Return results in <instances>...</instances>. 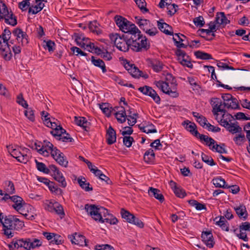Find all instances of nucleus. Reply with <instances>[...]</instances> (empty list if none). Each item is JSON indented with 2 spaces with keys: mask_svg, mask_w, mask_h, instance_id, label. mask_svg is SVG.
Here are the masks:
<instances>
[{
  "mask_svg": "<svg viewBox=\"0 0 250 250\" xmlns=\"http://www.w3.org/2000/svg\"><path fill=\"white\" fill-rule=\"evenodd\" d=\"M84 208L95 221L111 225L116 224L118 222L117 219L111 214L109 213L108 210L104 207L95 205L86 204Z\"/></svg>",
  "mask_w": 250,
  "mask_h": 250,
  "instance_id": "obj_1",
  "label": "nucleus"
},
{
  "mask_svg": "<svg viewBox=\"0 0 250 250\" xmlns=\"http://www.w3.org/2000/svg\"><path fill=\"white\" fill-rule=\"evenodd\" d=\"M127 38L129 39L130 48L134 51L147 50L150 48L149 42L138 28L133 30L132 33L128 34Z\"/></svg>",
  "mask_w": 250,
  "mask_h": 250,
  "instance_id": "obj_2",
  "label": "nucleus"
},
{
  "mask_svg": "<svg viewBox=\"0 0 250 250\" xmlns=\"http://www.w3.org/2000/svg\"><path fill=\"white\" fill-rule=\"evenodd\" d=\"M53 118L51 121L46 120L45 125L52 129L50 133L57 140L65 143H70L74 141V139L71 137L70 134L66 133L62 126L58 125Z\"/></svg>",
  "mask_w": 250,
  "mask_h": 250,
  "instance_id": "obj_3",
  "label": "nucleus"
},
{
  "mask_svg": "<svg viewBox=\"0 0 250 250\" xmlns=\"http://www.w3.org/2000/svg\"><path fill=\"white\" fill-rule=\"evenodd\" d=\"M42 241L37 238L14 239L9 244L10 250L23 248L26 250H31L42 246Z\"/></svg>",
  "mask_w": 250,
  "mask_h": 250,
  "instance_id": "obj_4",
  "label": "nucleus"
},
{
  "mask_svg": "<svg viewBox=\"0 0 250 250\" xmlns=\"http://www.w3.org/2000/svg\"><path fill=\"white\" fill-rule=\"evenodd\" d=\"M0 201L12 202L14 204L12 207L20 213H24L25 209H31L32 207L26 204L23 199L18 195L10 196L8 194H4L3 196H0Z\"/></svg>",
  "mask_w": 250,
  "mask_h": 250,
  "instance_id": "obj_5",
  "label": "nucleus"
},
{
  "mask_svg": "<svg viewBox=\"0 0 250 250\" xmlns=\"http://www.w3.org/2000/svg\"><path fill=\"white\" fill-rule=\"evenodd\" d=\"M127 34H125L121 37L118 34L110 35V40L114 42L116 47L121 51L126 52L130 48L129 39L127 38Z\"/></svg>",
  "mask_w": 250,
  "mask_h": 250,
  "instance_id": "obj_6",
  "label": "nucleus"
},
{
  "mask_svg": "<svg viewBox=\"0 0 250 250\" xmlns=\"http://www.w3.org/2000/svg\"><path fill=\"white\" fill-rule=\"evenodd\" d=\"M116 25L125 34L132 33L133 30H138L137 26L124 17L116 15L114 17Z\"/></svg>",
  "mask_w": 250,
  "mask_h": 250,
  "instance_id": "obj_7",
  "label": "nucleus"
},
{
  "mask_svg": "<svg viewBox=\"0 0 250 250\" xmlns=\"http://www.w3.org/2000/svg\"><path fill=\"white\" fill-rule=\"evenodd\" d=\"M22 152L19 150V149L8 148V151L11 155L16 159L17 161L20 163L26 164L29 161V156L27 153L29 151V149L26 148L22 149Z\"/></svg>",
  "mask_w": 250,
  "mask_h": 250,
  "instance_id": "obj_8",
  "label": "nucleus"
},
{
  "mask_svg": "<svg viewBox=\"0 0 250 250\" xmlns=\"http://www.w3.org/2000/svg\"><path fill=\"white\" fill-rule=\"evenodd\" d=\"M24 222L14 216H5L3 223V227H10L14 230H20L24 227Z\"/></svg>",
  "mask_w": 250,
  "mask_h": 250,
  "instance_id": "obj_9",
  "label": "nucleus"
},
{
  "mask_svg": "<svg viewBox=\"0 0 250 250\" xmlns=\"http://www.w3.org/2000/svg\"><path fill=\"white\" fill-rule=\"evenodd\" d=\"M155 83L163 93H166L172 98H177L179 93L176 91V85L172 89L169 87L168 83L166 82L159 81H156Z\"/></svg>",
  "mask_w": 250,
  "mask_h": 250,
  "instance_id": "obj_10",
  "label": "nucleus"
},
{
  "mask_svg": "<svg viewBox=\"0 0 250 250\" xmlns=\"http://www.w3.org/2000/svg\"><path fill=\"white\" fill-rule=\"evenodd\" d=\"M222 98L224 101V107L228 109H237L239 107L237 100L229 93L223 94Z\"/></svg>",
  "mask_w": 250,
  "mask_h": 250,
  "instance_id": "obj_11",
  "label": "nucleus"
},
{
  "mask_svg": "<svg viewBox=\"0 0 250 250\" xmlns=\"http://www.w3.org/2000/svg\"><path fill=\"white\" fill-rule=\"evenodd\" d=\"M210 104L212 107V112L213 114L216 116V119L219 120V113L225 111L224 104H222L221 100L218 98H211Z\"/></svg>",
  "mask_w": 250,
  "mask_h": 250,
  "instance_id": "obj_12",
  "label": "nucleus"
},
{
  "mask_svg": "<svg viewBox=\"0 0 250 250\" xmlns=\"http://www.w3.org/2000/svg\"><path fill=\"white\" fill-rule=\"evenodd\" d=\"M175 54L177 56L178 60L182 65L192 68L193 65L191 62V59L184 51L177 49L175 51Z\"/></svg>",
  "mask_w": 250,
  "mask_h": 250,
  "instance_id": "obj_13",
  "label": "nucleus"
},
{
  "mask_svg": "<svg viewBox=\"0 0 250 250\" xmlns=\"http://www.w3.org/2000/svg\"><path fill=\"white\" fill-rule=\"evenodd\" d=\"M138 90L143 93L144 95L149 96L157 104L161 103V98L157 93L156 91L152 89L151 87L145 85V86L140 87Z\"/></svg>",
  "mask_w": 250,
  "mask_h": 250,
  "instance_id": "obj_14",
  "label": "nucleus"
},
{
  "mask_svg": "<svg viewBox=\"0 0 250 250\" xmlns=\"http://www.w3.org/2000/svg\"><path fill=\"white\" fill-rule=\"evenodd\" d=\"M49 167L51 169V171L53 172L52 176L54 177V179L60 183L61 187L65 188L67 184L62 173L54 165H49Z\"/></svg>",
  "mask_w": 250,
  "mask_h": 250,
  "instance_id": "obj_15",
  "label": "nucleus"
},
{
  "mask_svg": "<svg viewBox=\"0 0 250 250\" xmlns=\"http://www.w3.org/2000/svg\"><path fill=\"white\" fill-rule=\"evenodd\" d=\"M13 35L16 37L19 44L26 45L28 43V36L26 32H23L21 28H17L12 31Z\"/></svg>",
  "mask_w": 250,
  "mask_h": 250,
  "instance_id": "obj_16",
  "label": "nucleus"
},
{
  "mask_svg": "<svg viewBox=\"0 0 250 250\" xmlns=\"http://www.w3.org/2000/svg\"><path fill=\"white\" fill-rule=\"evenodd\" d=\"M38 151L45 156L49 155L51 153V155L53 154V152L56 151V149H58L56 147H54L53 145L49 142L44 141V144L40 148L36 147Z\"/></svg>",
  "mask_w": 250,
  "mask_h": 250,
  "instance_id": "obj_17",
  "label": "nucleus"
},
{
  "mask_svg": "<svg viewBox=\"0 0 250 250\" xmlns=\"http://www.w3.org/2000/svg\"><path fill=\"white\" fill-rule=\"evenodd\" d=\"M11 35V32L8 28H5L2 34L0 36V50L6 49V48L9 49L10 45L9 44L8 41L10 39Z\"/></svg>",
  "mask_w": 250,
  "mask_h": 250,
  "instance_id": "obj_18",
  "label": "nucleus"
},
{
  "mask_svg": "<svg viewBox=\"0 0 250 250\" xmlns=\"http://www.w3.org/2000/svg\"><path fill=\"white\" fill-rule=\"evenodd\" d=\"M201 238L207 247L211 249L214 247L215 241L211 231H203L201 234Z\"/></svg>",
  "mask_w": 250,
  "mask_h": 250,
  "instance_id": "obj_19",
  "label": "nucleus"
},
{
  "mask_svg": "<svg viewBox=\"0 0 250 250\" xmlns=\"http://www.w3.org/2000/svg\"><path fill=\"white\" fill-rule=\"evenodd\" d=\"M52 156L60 165L65 167H67L68 162L64 154L60 150L56 149V151L53 152Z\"/></svg>",
  "mask_w": 250,
  "mask_h": 250,
  "instance_id": "obj_20",
  "label": "nucleus"
},
{
  "mask_svg": "<svg viewBox=\"0 0 250 250\" xmlns=\"http://www.w3.org/2000/svg\"><path fill=\"white\" fill-rule=\"evenodd\" d=\"M69 238L73 244L80 246H87L86 239L83 235L76 232L73 235L70 236Z\"/></svg>",
  "mask_w": 250,
  "mask_h": 250,
  "instance_id": "obj_21",
  "label": "nucleus"
},
{
  "mask_svg": "<svg viewBox=\"0 0 250 250\" xmlns=\"http://www.w3.org/2000/svg\"><path fill=\"white\" fill-rule=\"evenodd\" d=\"M147 62L149 66L151 67L155 72H160L164 68V65L163 62L157 59H148Z\"/></svg>",
  "mask_w": 250,
  "mask_h": 250,
  "instance_id": "obj_22",
  "label": "nucleus"
},
{
  "mask_svg": "<svg viewBox=\"0 0 250 250\" xmlns=\"http://www.w3.org/2000/svg\"><path fill=\"white\" fill-rule=\"evenodd\" d=\"M182 125L185 126L187 130L190 132L196 138H198V135H199L200 133L196 129V125L194 123H192L188 120H186L182 123Z\"/></svg>",
  "mask_w": 250,
  "mask_h": 250,
  "instance_id": "obj_23",
  "label": "nucleus"
},
{
  "mask_svg": "<svg viewBox=\"0 0 250 250\" xmlns=\"http://www.w3.org/2000/svg\"><path fill=\"white\" fill-rule=\"evenodd\" d=\"M106 142L108 145H111L116 141V133L115 130L110 126L106 131Z\"/></svg>",
  "mask_w": 250,
  "mask_h": 250,
  "instance_id": "obj_24",
  "label": "nucleus"
},
{
  "mask_svg": "<svg viewBox=\"0 0 250 250\" xmlns=\"http://www.w3.org/2000/svg\"><path fill=\"white\" fill-rule=\"evenodd\" d=\"M221 116H219V120H217L219 124L224 127L226 125V124H229L231 121L234 120L231 115L226 113V110L223 112H221Z\"/></svg>",
  "mask_w": 250,
  "mask_h": 250,
  "instance_id": "obj_25",
  "label": "nucleus"
},
{
  "mask_svg": "<svg viewBox=\"0 0 250 250\" xmlns=\"http://www.w3.org/2000/svg\"><path fill=\"white\" fill-rule=\"evenodd\" d=\"M148 193L149 196L155 197L161 203L164 201L165 198L163 195L161 193V191L153 187H149L148 190Z\"/></svg>",
  "mask_w": 250,
  "mask_h": 250,
  "instance_id": "obj_26",
  "label": "nucleus"
},
{
  "mask_svg": "<svg viewBox=\"0 0 250 250\" xmlns=\"http://www.w3.org/2000/svg\"><path fill=\"white\" fill-rule=\"evenodd\" d=\"M234 209L238 217L244 220L247 219L248 214L245 205L241 204L234 208Z\"/></svg>",
  "mask_w": 250,
  "mask_h": 250,
  "instance_id": "obj_27",
  "label": "nucleus"
},
{
  "mask_svg": "<svg viewBox=\"0 0 250 250\" xmlns=\"http://www.w3.org/2000/svg\"><path fill=\"white\" fill-rule=\"evenodd\" d=\"M234 122H230L229 124H226L225 127L232 134L240 133L242 131V128L238 125L237 122L233 120Z\"/></svg>",
  "mask_w": 250,
  "mask_h": 250,
  "instance_id": "obj_28",
  "label": "nucleus"
},
{
  "mask_svg": "<svg viewBox=\"0 0 250 250\" xmlns=\"http://www.w3.org/2000/svg\"><path fill=\"white\" fill-rule=\"evenodd\" d=\"M74 121L77 125L82 127L85 130L88 131L89 129L90 123L87 121L85 117L75 116Z\"/></svg>",
  "mask_w": 250,
  "mask_h": 250,
  "instance_id": "obj_29",
  "label": "nucleus"
},
{
  "mask_svg": "<svg viewBox=\"0 0 250 250\" xmlns=\"http://www.w3.org/2000/svg\"><path fill=\"white\" fill-rule=\"evenodd\" d=\"M5 21L7 24L12 26H15L17 24L16 17L13 14V13L10 10L7 14L2 17V19Z\"/></svg>",
  "mask_w": 250,
  "mask_h": 250,
  "instance_id": "obj_30",
  "label": "nucleus"
},
{
  "mask_svg": "<svg viewBox=\"0 0 250 250\" xmlns=\"http://www.w3.org/2000/svg\"><path fill=\"white\" fill-rule=\"evenodd\" d=\"M161 21H163V20L157 21V26L160 30L167 35H172L173 33L170 31L172 29L171 27L166 22Z\"/></svg>",
  "mask_w": 250,
  "mask_h": 250,
  "instance_id": "obj_31",
  "label": "nucleus"
},
{
  "mask_svg": "<svg viewBox=\"0 0 250 250\" xmlns=\"http://www.w3.org/2000/svg\"><path fill=\"white\" fill-rule=\"evenodd\" d=\"M215 22L219 25H226L229 23L230 21L226 17L224 12H218L216 15Z\"/></svg>",
  "mask_w": 250,
  "mask_h": 250,
  "instance_id": "obj_32",
  "label": "nucleus"
},
{
  "mask_svg": "<svg viewBox=\"0 0 250 250\" xmlns=\"http://www.w3.org/2000/svg\"><path fill=\"white\" fill-rule=\"evenodd\" d=\"M81 47L89 52L97 54H100V51H101L100 48L95 45L94 43L91 42H89V43L83 42Z\"/></svg>",
  "mask_w": 250,
  "mask_h": 250,
  "instance_id": "obj_33",
  "label": "nucleus"
},
{
  "mask_svg": "<svg viewBox=\"0 0 250 250\" xmlns=\"http://www.w3.org/2000/svg\"><path fill=\"white\" fill-rule=\"evenodd\" d=\"M91 60L92 64L95 66L100 68L103 73L106 72L107 70L105 63L102 60L92 56Z\"/></svg>",
  "mask_w": 250,
  "mask_h": 250,
  "instance_id": "obj_34",
  "label": "nucleus"
},
{
  "mask_svg": "<svg viewBox=\"0 0 250 250\" xmlns=\"http://www.w3.org/2000/svg\"><path fill=\"white\" fill-rule=\"evenodd\" d=\"M136 22L139 25V27L143 31H145L147 29L151 26L150 22L146 19H142L135 17Z\"/></svg>",
  "mask_w": 250,
  "mask_h": 250,
  "instance_id": "obj_35",
  "label": "nucleus"
},
{
  "mask_svg": "<svg viewBox=\"0 0 250 250\" xmlns=\"http://www.w3.org/2000/svg\"><path fill=\"white\" fill-rule=\"evenodd\" d=\"M144 160L147 164H152L155 160V153L153 150L150 148L144 154Z\"/></svg>",
  "mask_w": 250,
  "mask_h": 250,
  "instance_id": "obj_36",
  "label": "nucleus"
},
{
  "mask_svg": "<svg viewBox=\"0 0 250 250\" xmlns=\"http://www.w3.org/2000/svg\"><path fill=\"white\" fill-rule=\"evenodd\" d=\"M121 109L116 112L115 116L117 121L121 123H123L125 122L126 118L127 117L125 108L123 106L121 107Z\"/></svg>",
  "mask_w": 250,
  "mask_h": 250,
  "instance_id": "obj_37",
  "label": "nucleus"
},
{
  "mask_svg": "<svg viewBox=\"0 0 250 250\" xmlns=\"http://www.w3.org/2000/svg\"><path fill=\"white\" fill-rule=\"evenodd\" d=\"M78 182L80 186L86 191L92 190V187H90L89 183H87L84 177H80L78 179Z\"/></svg>",
  "mask_w": 250,
  "mask_h": 250,
  "instance_id": "obj_38",
  "label": "nucleus"
},
{
  "mask_svg": "<svg viewBox=\"0 0 250 250\" xmlns=\"http://www.w3.org/2000/svg\"><path fill=\"white\" fill-rule=\"evenodd\" d=\"M170 185L171 186H174V188L173 189V191L175 193V194L179 198H184L185 196H186V193L182 188H180L177 187L176 186V183L174 182L171 181L170 182Z\"/></svg>",
  "mask_w": 250,
  "mask_h": 250,
  "instance_id": "obj_39",
  "label": "nucleus"
},
{
  "mask_svg": "<svg viewBox=\"0 0 250 250\" xmlns=\"http://www.w3.org/2000/svg\"><path fill=\"white\" fill-rule=\"evenodd\" d=\"M89 29L90 31L97 35H99L102 33V30L99 27V24L96 21H90L89 23Z\"/></svg>",
  "mask_w": 250,
  "mask_h": 250,
  "instance_id": "obj_40",
  "label": "nucleus"
},
{
  "mask_svg": "<svg viewBox=\"0 0 250 250\" xmlns=\"http://www.w3.org/2000/svg\"><path fill=\"white\" fill-rule=\"evenodd\" d=\"M200 139L201 141H204L206 143V145L209 147L210 149L212 146L216 143V141L211 137H208V136L203 134L198 135V138Z\"/></svg>",
  "mask_w": 250,
  "mask_h": 250,
  "instance_id": "obj_41",
  "label": "nucleus"
},
{
  "mask_svg": "<svg viewBox=\"0 0 250 250\" xmlns=\"http://www.w3.org/2000/svg\"><path fill=\"white\" fill-rule=\"evenodd\" d=\"M42 45L44 49L47 50L49 52H53L55 49V43L51 40H44Z\"/></svg>",
  "mask_w": 250,
  "mask_h": 250,
  "instance_id": "obj_42",
  "label": "nucleus"
},
{
  "mask_svg": "<svg viewBox=\"0 0 250 250\" xmlns=\"http://www.w3.org/2000/svg\"><path fill=\"white\" fill-rule=\"evenodd\" d=\"M37 169L45 174H49L51 171L49 167H47L42 162H39L36 159L35 160Z\"/></svg>",
  "mask_w": 250,
  "mask_h": 250,
  "instance_id": "obj_43",
  "label": "nucleus"
},
{
  "mask_svg": "<svg viewBox=\"0 0 250 250\" xmlns=\"http://www.w3.org/2000/svg\"><path fill=\"white\" fill-rule=\"evenodd\" d=\"M53 212L59 215L61 218H63L65 215L62 206L57 202H55Z\"/></svg>",
  "mask_w": 250,
  "mask_h": 250,
  "instance_id": "obj_44",
  "label": "nucleus"
},
{
  "mask_svg": "<svg viewBox=\"0 0 250 250\" xmlns=\"http://www.w3.org/2000/svg\"><path fill=\"white\" fill-rule=\"evenodd\" d=\"M194 55L197 59L208 60L212 59V56L207 53L201 51H197L194 52Z\"/></svg>",
  "mask_w": 250,
  "mask_h": 250,
  "instance_id": "obj_45",
  "label": "nucleus"
},
{
  "mask_svg": "<svg viewBox=\"0 0 250 250\" xmlns=\"http://www.w3.org/2000/svg\"><path fill=\"white\" fill-rule=\"evenodd\" d=\"M213 184L216 188H226L227 185H226L225 180L221 177H218L212 180Z\"/></svg>",
  "mask_w": 250,
  "mask_h": 250,
  "instance_id": "obj_46",
  "label": "nucleus"
},
{
  "mask_svg": "<svg viewBox=\"0 0 250 250\" xmlns=\"http://www.w3.org/2000/svg\"><path fill=\"white\" fill-rule=\"evenodd\" d=\"M120 213L122 217L129 223H130L131 219L134 218V215L133 214H131L130 212L123 208H121Z\"/></svg>",
  "mask_w": 250,
  "mask_h": 250,
  "instance_id": "obj_47",
  "label": "nucleus"
},
{
  "mask_svg": "<svg viewBox=\"0 0 250 250\" xmlns=\"http://www.w3.org/2000/svg\"><path fill=\"white\" fill-rule=\"evenodd\" d=\"M100 108L106 116L109 117L111 115L112 107L109 106L108 104L103 103L100 104Z\"/></svg>",
  "mask_w": 250,
  "mask_h": 250,
  "instance_id": "obj_48",
  "label": "nucleus"
},
{
  "mask_svg": "<svg viewBox=\"0 0 250 250\" xmlns=\"http://www.w3.org/2000/svg\"><path fill=\"white\" fill-rule=\"evenodd\" d=\"M188 203L191 206L195 207L197 210L207 209L205 205L200 203L196 200H190L188 201Z\"/></svg>",
  "mask_w": 250,
  "mask_h": 250,
  "instance_id": "obj_49",
  "label": "nucleus"
},
{
  "mask_svg": "<svg viewBox=\"0 0 250 250\" xmlns=\"http://www.w3.org/2000/svg\"><path fill=\"white\" fill-rule=\"evenodd\" d=\"M135 3L142 12L146 13L148 12V9L146 8V3L145 0H136Z\"/></svg>",
  "mask_w": 250,
  "mask_h": 250,
  "instance_id": "obj_50",
  "label": "nucleus"
},
{
  "mask_svg": "<svg viewBox=\"0 0 250 250\" xmlns=\"http://www.w3.org/2000/svg\"><path fill=\"white\" fill-rule=\"evenodd\" d=\"M5 190L7 192L5 194H12L15 193V189L14 185L12 181H9L5 182Z\"/></svg>",
  "mask_w": 250,
  "mask_h": 250,
  "instance_id": "obj_51",
  "label": "nucleus"
},
{
  "mask_svg": "<svg viewBox=\"0 0 250 250\" xmlns=\"http://www.w3.org/2000/svg\"><path fill=\"white\" fill-rule=\"evenodd\" d=\"M201 156L202 161L208 165L211 166L215 165V163L214 162V160L210 156H208L205 154L204 153H202Z\"/></svg>",
  "mask_w": 250,
  "mask_h": 250,
  "instance_id": "obj_52",
  "label": "nucleus"
},
{
  "mask_svg": "<svg viewBox=\"0 0 250 250\" xmlns=\"http://www.w3.org/2000/svg\"><path fill=\"white\" fill-rule=\"evenodd\" d=\"M55 202L52 200H46L44 204V207L45 210L53 212Z\"/></svg>",
  "mask_w": 250,
  "mask_h": 250,
  "instance_id": "obj_53",
  "label": "nucleus"
},
{
  "mask_svg": "<svg viewBox=\"0 0 250 250\" xmlns=\"http://www.w3.org/2000/svg\"><path fill=\"white\" fill-rule=\"evenodd\" d=\"M129 73L132 75V77L134 78H139V77L142 76V72L140 71L135 65L131 69V70L129 72Z\"/></svg>",
  "mask_w": 250,
  "mask_h": 250,
  "instance_id": "obj_54",
  "label": "nucleus"
},
{
  "mask_svg": "<svg viewBox=\"0 0 250 250\" xmlns=\"http://www.w3.org/2000/svg\"><path fill=\"white\" fill-rule=\"evenodd\" d=\"M233 141L238 146H241L245 141V136L244 134H239L233 138Z\"/></svg>",
  "mask_w": 250,
  "mask_h": 250,
  "instance_id": "obj_55",
  "label": "nucleus"
},
{
  "mask_svg": "<svg viewBox=\"0 0 250 250\" xmlns=\"http://www.w3.org/2000/svg\"><path fill=\"white\" fill-rule=\"evenodd\" d=\"M8 10L6 4L2 1H0V21L2 19V17L7 14Z\"/></svg>",
  "mask_w": 250,
  "mask_h": 250,
  "instance_id": "obj_56",
  "label": "nucleus"
},
{
  "mask_svg": "<svg viewBox=\"0 0 250 250\" xmlns=\"http://www.w3.org/2000/svg\"><path fill=\"white\" fill-rule=\"evenodd\" d=\"M138 116L137 113H134L132 115H128L127 118L128 124L132 126H133L137 122V117Z\"/></svg>",
  "mask_w": 250,
  "mask_h": 250,
  "instance_id": "obj_57",
  "label": "nucleus"
},
{
  "mask_svg": "<svg viewBox=\"0 0 250 250\" xmlns=\"http://www.w3.org/2000/svg\"><path fill=\"white\" fill-rule=\"evenodd\" d=\"M24 115L31 122L35 121L34 111L32 108H27V109L24 111Z\"/></svg>",
  "mask_w": 250,
  "mask_h": 250,
  "instance_id": "obj_58",
  "label": "nucleus"
},
{
  "mask_svg": "<svg viewBox=\"0 0 250 250\" xmlns=\"http://www.w3.org/2000/svg\"><path fill=\"white\" fill-rule=\"evenodd\" d=\"M212 151L217 152L219 153H227V151L224 147L220 145L214 144L210 148Z\"/></svg>",
  "mask_w": 250,
  "mask_h": 250,
  "instance_id": "obj_59",
  "label": "nucleus"
},
{
  "mask_svg": "<svg viewBox=\"0 0 250 250\" xmlns=\"http://www.w3.org/2000/svg\"><path fill=\"white\" fill-rule=\"evenodd\" d=\"M17 102L22 107L27 108L28 105L27 102L24 100L22 93H20L18 95L17 98Z\"/></svg>",
  "mask_w": 250,
  "mask_h": 250,
  "instance_id": "obj_60",
  "label": "nucleus"
},
{
  "mask_svg": "<svg viewBox=\"0 0 250 250\" xmlns=\"http://www.w3.org/2000/svg\"><path fill=\"white\" fill-rule=\"evenodd\" d=\"M1 51V56L5 61H10L12 58V54L10 51V48L8 49V50H6V49H3L0 50Z\"/></svg>",
  "mask_w": 250,
  "mask_h": 250,
  "instance_id": "obj_61",
  "label": "nucleus"
},
{
  "mask_svg": "<svg viewBox=\"0 0 250 250\" xmlns=\"http://www.w3.org/2000/svg\"><path fill=\"white\" fill-rule=\"evenodd\" d=\"M177 7L178 5L175 4L170 3L169 5H168L167 7V14L170 16L174 15L175 13L177 12L176 8Z\"/></svg>",
  "mask_w": 250,
  "mask_h": 250,
  "instance_id": "obj_62",
  "label": "nucleus"
},
{
  "mask_svg": "<svg viewBox=\"0 0 250 250\" xmlns=\"http://www.w3.org/2000/svg\"><path fill=\"white\" fill-rule=\"evenodd\" d=\"M124 145L127 147L131 146L132 142L134 141L133 137L130 136H124L123 138Z\"/></svg>",
  "mask_w": 250,
  "mask_h": 250,
  "instance_id": "obj_63",
  "label": "nucleus"
},
{
  "mask_svg": "<svg viewBox=\"0 0 250 250\" xmlns=\"http://www.w3.org/2000/svg\"><path fill=\"white\" fill-rule=\"evenodd\" d=\"M193 22L194 24L199 27H203L205 24V21L202 16H199L194 19Z\"/></svg>",
  "mask_w": 250,
  "mask_h": 250,
  "instance_id": "obj_64",
  "label": "nucleus"
}]
</instances>
